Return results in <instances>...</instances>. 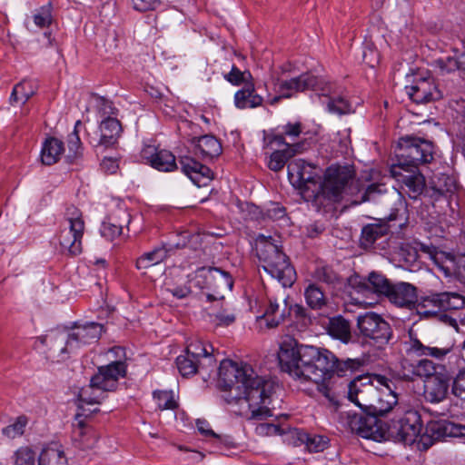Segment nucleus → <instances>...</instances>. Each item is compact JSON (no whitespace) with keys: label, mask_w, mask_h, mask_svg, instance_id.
<instances>
[{"label":"nucleus","mask_w":465,"mask_h":465,"mask_svg":"<svg viewBox=\"0 0 465 465\" xmlns=\"http://www.w3.org/2000/svg\"><path fill=\"white\" fill-rule=\"evenodd\" d=\"M190 143L194 146L195 155L205 159H213L222 153V144L213 135L206 134L193 137Z\"/></svg>","instance_id":"bb28decb"},{"label":"nucleus","mask_w":465,"mask_h":465,"mask_svg":"<svg viewBox=\"0 0 465 465\" xmlns=\"http://www.w3.org/2000/svg\"><path fill=\"white\" fill-rule=\"evenodd\" d=\"M371 46L372 45H366L362 54V58L366 64L373 68L379 63V54Z\"/></svg>","instance_id":"680f3d73"},{"label":"nucleus","mask_w":465,"mask_h":465,"mask_svg":"<svg viewBox=\"0 0 465 465\" xmlns=\"http://www.w3.org/2000/svg\"><path fill=\"white\" fill-rule=\"evenodd\" d=\"M451 392L455 397L465 401V366L460 369L453 378Z\"/></svg>","instance_id":"864d4df0"},{"label":"nucleus","mask_w":465,"mask_h":465,"mask_svg":"<svg viewBox=\"0 0 465 465\" xmlns=\"http://www.w3.org/2000/svg\"><path fill=\"white\" fill-rule=\"evenodd\" d=\"M290 314L291 309H288V302L285 298H282L280 301L270 299V303L263 314V318L269 328H274Z\"/></svg>","instance_id":"cd10ccee"},{"label":"nucleus","mask_w":465,"mask_h":465,"mask_svg":"<svg viewBox=\"0 0 465 465\" xmlns=\"http://www.w3.org/2000/svg\"><path fill=\"white\" fill-rule=\"evenodd\" d=\"M278 358L283 371L297 380L313 382L317 391L335 408L339 406L340 395L331 384V375L352 374L362 365L360 359L340 361L327 349L298 345L293 339L281 344Z\"/></svg>","instance_id":"f257e3e1"},{"label":"nucleus","mask_w":465,"mask_h":465,"mask_svg":"<svg viewBox=\"0 0 465 465\" xmlns=\"http://www.w3.org/2000/svg\"><path fill=\"white\" fill-rule=\"evenodd\" d=\"M28 424V419L25 415L17 417L11 424L2 429V434L10 440L21 437Z\"/></svg>","instance_id":"49530a36"},{"label":"nucleus","mask_w":465,"mask_h":465,"mask_svg":"<svg viewBox=\"0 0 465 465\" xmlns=\"http://www.w3.org/2000/svg\"><path fill=\"white\" fill-rule=\"evenodd\" d=\"M200 272L206 280L207 287L214 292L207 294L209 301L223 299L224 293L232 290L233 282L227 272L214 267L202 268Z\"/></svg>","instance_id":"2eb2a0df"},{"label":"nucleus","mask_w":465,"mask_h":465,"mask_svg":"<svg viewBox=\"0 0 465 465\" xmlns=\"http://www.w3.org/2000/svg\"><path fill=\"white\" fill-rule=\"evenodd\" d=\"M168 256L167 250L163 247H156L153 250L143 253L137 258L135 266L138 270L147 269L163 262Z\"/></svg>","instance_id":"4c0bfd02"},{"label":"nucleus","mask_w":465,"mask_h":465,"mask_svg":"<svg viewBox=\"0 0 465 465\" xmlns=\"http://www.w3.org/2000/svg\"><path fill=\"white\" fill-rule=\"evenodd\" d=\"M263 98L254 93L253 85H247L245 88L236 92L234 104L239 109L255 108L262 105Z\"/></svg>","instance_id":"f704fd0d"},{"label":"nucleus","mask_w":465,"mask_h":465,"mask_svg":"<svg viewBox=\"0 0 465 465\" xmlns=\"http://www.w3.org/2000/svg\"><path fill=\"white\" fill-rule=\"evenodd\" d=\"M319 83L316 76L306 73L290 80L276 79L273 84L277 94H282L284 98H291L297 93L309 89L315 90Z\"/></svg>","instance_id":"a211bd4d"},{"label":"nucleus","mask_w":465,"mask_h":465,"mask_svg":"<svg viewBox=\"0 0 465 465\" xmlns=\"http://www.w3.org/2000/svg\"><path fill=\"white\" fill-rule=\"evenodd\" d=\"M314 278L328 285H334L339 282L337 273L328 266L317 267L313 272Z\"/></svg>","instance_id":"603ef678"},{"label":"nucleus","mask_w":465,"mask_h":465,"mask_svg":"<svg viewBox=\"0 0 465 465\" xmlns=\"http://www.w3.org/2000/svg\"><path fill=\"white\" fill-rule=\"evenodd\" d=\"M408 351L418 357H430L435 360H443L451 351L450 347H439L429 341L418 338L416 332L409 331Z\"/></svg>","instance_id":"aec40b11"},{"label":"nucleus","mask_w":465,"mask_h":465,"mask_svg":"<svg viewBox=\"0 0 465 465\" xmlns=\"http://www.w3.org/2000/svg\"><path fill=\"white\" fill-rule=\"evenodd\" d=\"M431 183L432 188L440 194L451 193L456 188L455 180L447 174H440L434 177Z\"/></svg>","instance_id":"09e8293b"},{"label":"nucleus","mask_w":465,"mask_h":465,"mask_svg":"<svg viewBox=\"0 0 465 465\" xmlns=\"http://www.w3.org/2000/svg\"><path fill=\"white\" fill-rule=\"evenodd\" d=\"M427 433V435L421 437V442L426 449L432 444V440L465 437V425L456 424L449 420H439L430 423Z\"/></svg>","instance_id":"f3484780"},{"label":"nucleus","mask_w":465,"mask_h":465,"mask_svg":"<svg viewBox=\"0 0 465 465\" xmlns=\"http://www.w3.org/2000/svg\"><path fill=\"white\" fill-rule=\"evenodd\" d=\"M100 137H90V143L94 146L103 145L105 147L112 146L117 143L122 133V125L120 122L114 117L108 116L102 121L100 125Z\"/></svg>","instance_id":"a878e982"},{"label":"nucleus","mask_w":465,"mask_h":465,"mask_svg":"<svg viewBox=\"0 0 465 465\" xmlns=\"http://www.w3.org/2000/svg\"><path fill=\"white\" fill-rule=\"evenodd\" d=\"M122 226L112 223L111 221H105L103 223L101 227L102 235L109 241L114 240L122 233Z\"/></svg>","instance_id":"6e6d98bb"},{"label":"nucleus","mask_w":465,"mask_h":465,"mask_svg":"<svg viewBox=\"0 0 465 465\" xmlns=\"http://www.w3.org/2000/svg\"><path fill=\"white\" fill-rule=\"evenodd\" d=\"M245 207L250 215V219H259V216L261 215L262 220L268 218L274 221L285 216L284 208L281 207L278 203H271L270 207L267 208L264 214L262 213L259 207L254 204L246 203Z\"/></svg>","instance_id":"ea45409f"},{"label":"nucleus","mask_w":465,"mask_h":465,"mask_svg":"<svg viewBox=\"0 0 465 465\" xmlns=\"http://www.w3.org/2000/svg\"><path fill=\"white\" fill-rule=\"evenodd\" d=\"M304 297L308 306L313 310H322L328 303L324 291L316 283H309L304 290Z\"/></svg>","instance_id":"58836bf2"},{"label":"nucleus","mask_w":465,"mask_h":465,"mask_svg":"<svg viewBox=\"0 0 465 465\" xmlns=\"http://www.w3.org/2000/svg\"><path fill=\"white\" fill-rule=\"evenodd\" d=\"M357 327L361 336L373 341L378 346L387 344L392 337L391 325L375 312L359 315Z\"/></svg>","instance_id":"9d476101"},{"label":"nucleus","mask_w":465,"mask_h":465,"mask_svg":"<svg viewBox=\"0 0 465 465\" xmlns=\"http://www.w3.org/2000/svg\"><path fill=\"white\" fill-rule=\"evenodd\" d=\"M420 416L418 411L408 410L402 417L392 421L389 433L396 441L411 444L420 434Z\"/></svg>","instance_id":"f8f14e48"},{"label":"nucleus","mask_w":465,"mask_h":465,"mask_svg":"<svg viewBox=\"0 0 465 465\" xmlns=\"http://www.w3.org/2000/svg\"><path fill=\"white\" fill-rule=\"evenodd\" d=\"M405 92L416 104H426L441 97L434 81L430 78H420L412 85L405 86Z\"/></svg>","instance_id":"412c9836"},{"label":"nucleus","mask_w":465,"mask_h":465,"mask_svg":"<svg viewBox=\"0 0 465 465\" xmlns=\"http://www.w3.org/2000/svg\"><path fill=\"white\" fill-rule=\"evenodd\" d=\"M54 333H68V332L65 331H51L48 333H46L45 335L39 338V341H41V343H43L44 345L48 347V351L50 353V357L54 358V357H58L60 355L74 351V350L63 351L62 349H63V347H65V343L61 344L59 340H54L51 341L48 339V336L51 334H54Z\"/></svg>","instance_id":"a18cd8bd"},{"label":"nucleus","mask_w":465,"mask_h":465,"mask_svg":"<svg viewBox=\"0 0 465 465\" xmlns=\"http://www.w3.org/2000/svg\"><path fill=\"white\" fill-rule=\"evenodd\" d=\"M176 365L180 373L183 377L193 375L197 372L198 369L206 367L205 363L189 356L188 354L178 356L176 359Z\"/></svg>","instance_id":"79ce46f5"},{"label":"nucleus","mask_w":465,"mask_h":465,"mask_svg":"<svg viewBox=\"0 0 465 465\" xmlns=\"http://www.w3.org/2000/svg\"><path fill=\"white\" fill-rule=\"evenodd\" d=\"M348 400L361 410L370 412L377 388L369 377H358L348 384Z\"/></svg>","instance_id":"4468645a"},{"label":"nucleus","mask_w":465,"mask_h":465,"mask_svg":"<svg viewBox=\"0 0 465 465\" xmlns=\"http://www.w3.org/2000/svg\"><path fill=\"white\" fill-rule=\"evenodd\" d=\"M143 156L150 164L161 172H172L177 168L175 156L167 150H158L148 145L143 151Z\"/></svg>","instance_id":"b1692460"},{"label":"nucleus","mask_w":465,"mask_h":465,"mask_svg":"<svg viewBox=\"0 0 465 465\" xmlns=\"http://www.w3.org/2000/svg\"><path fill=\"white\" fill-rule=\"evenodd\" d=\"M154 399L160 410H175L178 403L174 400L173 393L167 391H160L154 392Z\"/></svg>","instance_id":"3c124183"},{"label":"nucleus","mask_w":465,"mask_h":465,"mask_svg":"<svg viewBox=\"0 0 465 465\" xmlns=\"http://www.w3.org/2000/svg\"><path fill=\"white\" fill-rule=\"evenodd\" d=\"M386 298L400 308L411 309L418 301L417 288L409 282H396Z\"/></svg>","instance_id":"4be33fe9"},{"label":"nucleus","mask_w":465,"mask_h":465,"mask_svg":"<svg viewBox=\"0 0 465 465\" xmlns=\"http://www.w3.org/2000/svg\"><path fill=\"white\" fill-rule=\"evenodd\" d=\"M397 163L391 166L418 169L420 163H430L433 159V145L430 141L405 136L398 142Z\"/></svg>","instance_id":"39448f33"},{"label":"nucleus","mask_w":465,"mask_h":465,"mask_svg":"<svg viewBox=\"0 0 465 465\" xmlns=\"http://www.w3.org/2000/svg\"><path fill=\"white\" fill-rule=\"evenodd\" d=\"M450 378L445 373H438L427 380L424 384V399L430 403H440L448 395Z\"/></svg>","instance_id":"5701e85b"},{"label":"nucleus","mask_w":465,"mask_h":465,"mask_svg":"<svg viewBox=\"0 0 465 465\" xmlns=\"http://www.w3.org/2000/svg\"><path fill=\"white\" fill-rule=\"evenodd\" d=\"M381 383L384 388H377V396L374 397L371 408L369 413L375 417L384 415L389 412L398 403V396L390 387L388 381L382 377Z\"/></svg>","instance_id":"393cba45"},{"label":"nucleus","mask_w":465,"mask_h":465,"mask_svg":"<svg viewBox=\"0 0 465 465\" xmlns=\"http://www.w3.org/2000/svg\"><path fill=\"white\" fill-rule=\"evenodd\" d=\"M411 373L415 377L427 378L435 376L437 372V364L428 359L419 360L415 364H411Z\"/></svg>","instance_id":"c03bdc74"},{"label":"nucleus","mask_w":465,"mask_h":465,"mask_svg":"<svg viewBox=\"0 0 465 465\" xmlns=\"http://www.w3.org/2000/svg\"><path fill=\"white\" fill-rule=\"evenodd\" d=\"M104 327L102 324L96 322H90L84 325L75 326L72 331H67L68 333H54L48 336V339L52 341L54 340H59L60 343H65L64 350H76L82 345L90 344L96 342L102 332Z\"/></svg>","instance_id":"1a4fd4ad"},{"label":"nucleus","mask_w":465,"mask_h":465,"mask_svg":"<svg viewBox=\"0 0 465 465\" xmlns=\"http://www.w3.org/2000/svg\"><path fill=\"white\" fill-rule=\"evenodd\" d=\"M355 171L350 165H331L324 173V179L320 183L317 200L321 197L331 201L339 199L351 190V183H353Z\"/></svg>","instance_id":"423d86ee"},{"label":"nucleus","mask_w":465,"mask_h":465,"mask_svg":"<svg viewBox=\"0 0 465 465\" xmlns=\"http://www.w3.org/2000/svg\"><path fill=\"white\" fill-rule=\"evenodd\" d=\"M219 385L224 391V401L238 406L239 415L262 420L272 416L271 402L274 382L259 376L248 364L238 365L223 360L219 367Z\"/></svg>","instance_id":"f03ea898"},{"label":"nucleus","mask_w":465,"mask_h":465,"mask_svg":"<svg viewBox=\"0 0 465 465\" xmlns=\"http://www.w3.org/2000/svg\"><path fill=\"white\" fill-rule=\"evenodd\" d=\"M64 151V143L57 138H47L43 143L41 162L45 165L57 163Z\"/></svg>","instance_id":"473e14b6"},{"label":"nucleus","mask_w":465,"mask_h":465,"mask_svg":"<svg viewBox=\"0 0 465 465\" xmlns=\"http://www.w3.org/2000/svg\"><path fill=\"white\" fill-rule=\"evenodd\" d=\"M246 73L239 70L233 65L231 71L224 75V78L233 85H239L246 81Z\"/></svg>","instance_id":"052dcab7"},{"label":"nucleus","mask_w":465,"mask_h":465,"mask_svg":"<svg viewBox=\"0 0 465 465\" xmlns=\"http://www.w3.org/2000/svg\"><path fill=\"white\" fill-rule=\"evenodd\" d=\"M196 427L199 432L205 437H213L214 439H220V435L216 434L210 427V424L207 420L203 419H198L196 420Z\"/></svg>","instance_id":"69168bd1"},{"label":"nucleus","mask_w":465,"mask_h":465,"mask_svg":"<svg viewBox=\"0 0 465 465\" xmlns=\"http://www.w3.org/2000/svg\"><path fill=\"white\" fill-rule=\"evenodd\" d=\"M89 432H91V430L85 426L83 420H79L74 428V437L82 441L86 446L90 445V442L86 437Z\"/></svg>","instance_id":"bf43d9fd"},{"label":"nucleus","mask_w":465,"mask_h":465,"mask_svg":"<svg viewBox=\"0 0 465 465\" xmlns=\"http://www.w3.org/2000/svg\"><path fill=\"white\" fill-rule=\"evenodd\" d=\"M257 430L260 434L266 435H282L285 432L284 429H282L279 425L272 423H262L257 427Z\"/></svg>","instance_id":"e2e57ef3"},{"label":"nucleus","mask_w":465,"mask_h":465,"mask_svg":"<svg viewBox=\"0 0 465 465\" xmlns=\"http://www.w3.org/2000/svg\"><path fill=\"white\" fill-rule=\"evenodd\" d=\"M80 124L81 121H77L74 126V133L69 135L68 147L69 151L73 153L72 154L69 155V157L75 158L79 153V150L81 149V141L77 131V128Z\"/></svg>","instance_id":"13d9d810"},{"label":"nucleus","mask_w":465,"mask_h":465,"mask_svg":"<svg viewBox=\"0 0 465 465\" xmlns=\"http://www.w3.org/2000/svg\"><path fill=\"white\" fill-rule=\"evenodd\" d=\"M298 440L304 443L311 452H319L325 450L328 446V440L323 436L310 435L306 432H298Z\"/></svg>","instance_id":"37998d69"},{"label":"nucleus","mask_w":465,"mask_h":465,"mask_svg":"<svg viewBox=\"0 0 465 465\" xmlns=\"http://www.w3.org/2000/svg\"><path fill=\"white\" fill-rule=\"evenodd\" d=\"M346 426L351 432L361 438L381 441L385 439V430L381 421L373 414L347 413Z\"/></svg>","instance_id":"9b49d317"},{"label":"nucleus","mask_w":465,"mask_h":465,"mask_svg":"<svg viewBox=\"0 0 465 465\" xmlns=\"http://www.w3.org/2000/svg\"><path fill=\"white\" fill-rule=\"evenodd\" d=\"M272 269H263L272 278L276 279L283 287H291L296 279L294 268L291 265L289 258L273 263Z\"/></svg>","instance_id":"7c9ffc66"},{"label":"nucleus","mask_w":465,"mask_h":465,"mask_svg":"<svg viewBox=\"0 0 465 465\" xmlns=\"http://www.w3.org/2000/svg\"><path fill=\"white\" fill-rule=\"evenodd\" d=\"M15 465H35V454L29 447L19 448L14 455Z\"/></svg>","instance_id":"5fc2aeb1"},{"label":"nucleus","mask_w":465,"mask_h":465,"mask_svg":"<svg viewBox=\"0 0 465 465\" xmlns=\"http://www.w3.org/2000/svg\"><path fill=\"white\" fill-rule=\"evenodd\" d=\"M391 173L402 183L411 198L416 199L423 193L426 186L425 178L418 169L391 166Z\"/></svg>","instance_id":"6ab92c4d"},{"label":"nucleus","mask_w":465,"mask_h":465,"mask_svg":"<svg viewBox=\"0 0 465 465\" xmlns=\"http://www.w3.org/2000/svg\"><path fill=\"white\" fill-rule=\"evenodd\" d=\"M389 230V225L384 222L365 225L360 238L361 246L364 249L371 248L377 240L388 234Z\"/></svg>","instance_id":"2f4dec72"},{"label":"nucleus","mask_w":465,"mask_h":465,"mask_svg":"<svg viewBox=\"0 0 465 465\" xmlns=\"http://www.w3.org/2000/svg\"><path fill=\"white\" fill-rule=\"evenodd\" d=\"M134 9L146 12L153 10L158 5V0H132Z\"/></svg>","instance_id":"338daca9"},{"label":"nucleus","mask_w":465,"mask_h":465,"mask_svg":"<svg viewBox=\"0 0 465 465\" xmlns=\"http://www.w3.org/2000/svg\"><path fill=\"white\" fill-rule=\"evenodd\" d=\"M34 21L35 24L41 28L49 25L52 21L50 5L41 7L34 15Z\"/></svg>","instance_id":"4d7b16f0"},{"label":"nucleus","mask_w":465,"mask_h":465,"mask_svg":"<svg viewBox=\"0 0 465 465\" xmlns=\"http://www.w3.org/2000/svg\"><path fill=\"white\" fill-rule=\"evenodd\" d=\"M326 331L332 339L338 340L344 344L351 341V323L342 316L330 318L326 325Z\"/></svg>","instance_id":"c756f323"},{"label":"nucleus","mask_w":465,"mask_h":465,"mask_svg":"<svg viewBox=\"0 0 465 465\" xmlns=\"http://www.w3.org/2000/svg\"><path fill=\"white\" fill-rule=\"evenodd\" d=\"M182 171L193 182L199 183V174L197 171L201 167V163L190 156H182L179 160Z\"/></svg>","instance_id":"de8ad7c7"},{"label":"nucleus","mask_w":465,"mask_h":465,"mask_svg":"<svg viewBox=\"0 0 465 465\" xmlns=\"http://www.w3.org/2000/svg\"><path fill=\"white\" fill-rule=\"evenodd\" d=\"M213 348L209 343L194 338L192 339L186 346V354L205 363L206 368H213L215 359L213 356Z\"/></svg>","instance_id":"c85d7f7f"},{"label":"nucleus","mask_w":465,"mask_h":465,"mask_svg":"<svg viewBox=\"0 0 465 465\" xmlns=\"http://www.w3.org/2000/svg\"><path fill=\"white\" fill-rule=\"evenodd\" d=\"M38 465H67V460L61 447L52 444L43 449Z\"/></svg>","instance_id":"c9c22d12"},{"label":"nucleus","mask_w":465,"mask_h":465,"mask_svg":"<svg viewBox=\"0 0 465 465\" xmlns=\"http://www.w3.org/2000/svg\"><path fill=\"white\" fill-rule=\"evenodd\" d=\"M437 64L441 71L452 72L460 69L458 57H447L445 60L440 59L437 61Z\"/></svg>","instance_id":"0e129e2a"},{"label":"nucleus","mask_w":465,"mask_h":465,"mask_svg":"<svg viewBox=\"0 0 465 465\" xmlns=\"http://www.w3.org/2000/svg\"><path fill=\"white\" fill-rule=\"evenodd\" d=\"M35 91L36 86L33 83L24 80L15 85L10 96V102L11 104L19 102L25 104L35 94Z\"/></svg>","instance_id":"a19ab883"},{"label":"nucleus","mask_w":465,"mask_h":465,"mask_svg":"<svg viewBox=\"0 0 465 465\" xmlns=\"http://www.w3.org/2000/svg\"><path fill=\"white\" fill-rule=\"evenodd\" d=\"M359 196L353 200V203L360 204L365 202H373L380 204L384 209L391 210L388 215L383 217V220L389 222L397 219L398 208L397 204L402 205L401 193L395 190L388 191L383 184L371 183L364 189H357Z\"/></svg>","instance_id":"6e6552de"},{"label":"nucleus","mask_w":465,"mask_h":465,"mask_svg":"<svg viewBox=\"0 0 465 465\" xmlns=\"http://www.w3.org/2000/svg\"><path fill=\"white\" fill-rule=\"evenodd\" d=\"M327 108L330 113L339 115L350 114L352 111L351 104L341 96L329 98Z\"/></svg>","instance_id":"8fccbe9b"},{"label":"nucleus","mask_w":465,"mask_h":465,"mask_svg":"<svg viewBox=\"0 0 465 465\" xmlns=\"http://www.w3.org/2000/svg\"><path fill=\"white\" fill-rule=\"evenodd\" d=\"M302 143L287 144L285 149L274 151L271 154L269 168L274 172L282 170L290 158L302 151Z\"/></svg>","instance_id":"72a5a7b5"},{"label":"nucleus","mask_w":465,"mask_h":465,"mask_svg":"<svg viewBox=\"0 0 465 465\" xmlns=\"http://www.w3.org/2000/svg\"><path fill=\"white\" fill-rule=\"evenodd\" d=\"M460 300L455 292L431 293L421 298L417 304V312L425 317L436 315L440 311L459 308Z\"/></svg>","instance_id":"ddd939ff"},{"label":"nucleus","mask_w":465,"mask_h":465,"mask_svg":"<svg viewBox=\"0 0 465 465\" xmlns=\"http://www.w3.org/2000/svg\"><path fill=\"white\" fill-rule=\"evenodd\" d=\"M84 232V222L82 212L74 205L67 207L57 235L61 252L70 256L80 254L83 251Z\"/></svg>","instance_id":"20e7f679"},{"label":"nucleus","mask_w":465,"mask_h":465,"mask_svg":"<svg viewBox=\"0 0 465 465\" xmlns=\"http://www.w3.org/2000/svg\"><path fill=\"white\" fill-rule=\"evenodd\" d=\"M288 177L303 198L317 200L321 177L314 165L302 159H296L288 164Z\"/></svg>","instance_id":"0eeeda50"},{"label":"nucleus","mask_w":465,"mask_h":465,"mask_svg":"<svg viewBox=\"0 0 465 465\" xmlns=\"http://www.w3.org/2000/svg\"><path fill=\"white\" fill-rule=\"evenodd\" d=\"M392 284L381 273L372 272L369 274L367 282H362L360 288L361 291L371 289L374 292L387 297Z\"/></svg>","instance_id":"e433bc0d"},{"label":"nucleus","mask_w":465,"mask_h":465,"mask_svg":"<svg viewBox=\"0 0 465 465\" xmlns=\"http://www.w3.org/2000/svg\"><path fill=\"white\" fill-rule=\"evenodd\" d=\"M125 374L126 365L121 361L100 366L97 372L91 378L89 386L82 388L79 391V408L85 411V404H100L106 397L107 391L117 389L119 379L124 378Z\"/></svg>","instance_id":"7ed1b4c3"},{"label":"nucleus","mask_w":465,"mask_h":465,"mask_svg":"<svg viewBox=\"0 0 465 465\" xmlns=\"http://www.w3.org/2000/svg\"><path fill=\"white\" fill-rule=\"evenodd\" d=\"M257 255L262 269H272L273 263L288 258L272 236L259 234L255 239Z\"/></svg>","instance_id":"dca6fc26"},{"label":"nucleus","mask_w":465,"mask_h":465,"mask_svg":"<svg viewBox=\"0 0 465 465\" xmlns=\"http://www.w3.org/2000/svg\"><path fill=\"white\" fill-rule=\"evenodd\" d=\"M101 167L105 173H114L119 167L118 161L113 157H104L101 163Z\"/></svg>","instance_id":"774afa93"}]
</instances>
